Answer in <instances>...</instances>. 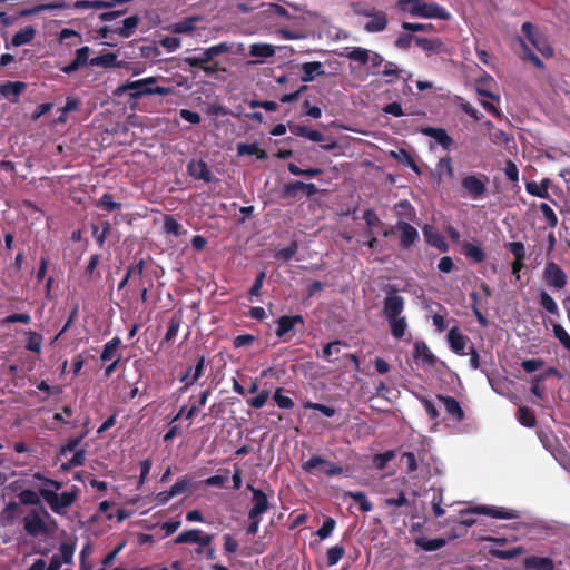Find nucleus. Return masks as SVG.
Segmentation results:
<instances>
[{
  "label": "nucleus",
  "instance_id": "ea45409f",
  "mask_svg": "<svg viewBox=\"0 0 570 570\" xmlns=\"http://www.w3.org/2000/svg\"><path fill=\"white\" fill-rule=\"evenodd\" d=\"M110 232L111 225L107 220L101 224V230L97 224L91 225V234L96 238V242L99 245V247H104L106 238L108 237Z\"/></svg>",
  "mask_w": 570,
  "mask_h": 570
},
{
  "label": "nucleus",
  "instance_id": "aec40b11",
  "mask_svg": "<svg viewBox=\"0 0 570 570\" xmlns=\"http://www.w3.org/2000/svg\"><path fill=\"white\" fill-rule=\"evenodd\" d=\"M27 83L22 81H6L0 85V94L11 102H17L18 97L24 91Z\"/></svg>",
  "mask_w": 570,
  "mask_h": 570
},
{
  "label": "nucleus",
  "instance_id": "b1692460",
  "mask_svg": "<svg viewBox=\"0 0 570 570\" xmlns=\"http://www.w3.org/2000/svg\"><path fill=\"white\" fill-rule=\"evenodd\" d=\"M462 254L472 263L480 264L484 262L487 255L485 252L479 246L470 242L461 243Z\"/></svg>",
  "mask_w": 570,
  "mask_h": 570
},
{
  "label": "nucleus",
  "instance_id": "4468645a",
  "mask_svg": "<svg viewBox=\"0 0 570 570\" xmlns=\"http://www.w3.org/2000/svg\"><path fill=\"white\" fill-rule=\"evenodd\" d=\"M448 343L450 345V348L458 355H465V348L470 342V338L462 334L460 328L458 326H454L449 330L448 335Z\"/></svg>",
  "mask_w": 570,
  "mask_h": 570
},
{
  "label": "nucleus",
  "instance_id": "c85d7f7f",
  "mask_svg": "<svg viewBox=\"0 0 570 570\" xmlns=\"http://www.w3.org/2000/svg\"><path fill=\"white\" fill-rule=\"evenodd\" d=\"M36 30L32 26H26L20 29L11 39V45L14 47H20L27 45L32 41L35 38Z\"/></svg>",
  "mask_w": 570,
  "mask_h": 570
},
{
  "label": "nucleus",
  "instance_id": "c756f323",
  "mask_svg": "<svg viewBox=\"0 0 570 570\" xmlns=\"http://www.w3.org/2000/svg\"><path fill=\"white\" fill-rule=\"evenodd\" d=\"M415 544L424 551H436L446 544V540L443 538L428 539L425 537H419L415 539Z\"/></svg>",
  "mask_w": 570,
  "mask_h": 570
},
{
  "label": "nucleus",
  "instance_id": "8fccbe9b",
  "mask_svg": "<svg viewBox=\"0 0 570 570\" xmlns=\"http://www.w3.org/2000/svg\"><path fill=\"white\" fill-rule=\"evenodd\" d=\"M350 60L357 61L361 65H365L370 60V51L362 47H354L346 53Z\"/></svg>",
  "mask_w": 570,
  "mask_h": 570
},
{
  "label": "nucleus",
  "instance_id": "5fc2aeb1",
  "mask_svg": "<svg viewBox=\"0 0 570 570\" xmlns=\"http://www.w3.org/2000/svg\"><path fill=\"white\" fill-rule=\"evenodd\" d=\"M83 438H85V434H81L77 438L68 439L67 442L60 446L58 455L65 456L70 452H76L77 450H79L78 446L81 443Z\"/></svg>",
  "mask_w": 570,
  "mask_h": 570
},
{
  "label": "nucleus",
  "instance_id": "864d4df0",
  "mask_svg": "<svg viewBox=\"0 0 570 570\" xmlns=\"http://www.w3.org/2000/svg\"><path fill=\"white\" fill-rule=\"evenodd\" d=\"M524 58L533 63L534 67L542 70L544 69V63L542 60L529 48L523 39H519Z\"/></svg>",
  "mask_w": 570,
  "mask_h": 570
},
{
  "label": "nucleus",
  "instance_id": "cd10ccee",
  "mask_svg": "<svg viewBox=\"0 0 570 570\" xmlns=\"http://www.w3.org/2000/svg\"><path fill=\"white\" fill-rule=\"evenodd\" d=\"M413 357L415 360H421L423 363L428 365H433L435 363V356L431 352L428 344L423 341H417L414 343Z\"/></svg>",
  "mask_w": 570,
  "mask_h": 570
},
{
  "label": "nucleus",
  "instance_id": "a19ab883",
  "mask_svg": "<svg viewBox=\"0 0 570 570\" xmlns=\"http://www.w3.org/2000/svg\"><path fill=\"white\" fill-rule=\"evenodd\" d=\"M394 157L404 166L411 168L415 174L421 175V169L417 166L413 156L405 149H400L397 154H394Z\"/></svg>",
  "mask_w": 570,
  "mask_h": 570
},
{
  "label": "nucleus",
  "instance_id": "680f3d73",
  "mask_svg": "<svg viewBox=\"0 0 570 570\" xmlns=\"http://www.w3.org/2000/svg\"><path fill=\"white\" fill-rule=\"evenodd\" d=\"M299 185H301L299 180L289 181V183L285 184L282 189V197L283 198H292V199L298 198V194L301 193Z\"/></svg>",
  "mask_w": 570,
  "mask_h": 570
},
{
  "label": "nucleus",
  "instance_id": "49530a36",
  "mask_svg": "<svg viewBox=\"0 0 570 570\" xmlns=\"http://www.w3.org/2000/svg\"><path fill=\"white\" fill-rule=\"evenodd\" d=\"M288 171L294 176H305L308 178H314L320 176L323 170L321 168H308V169H302L297 165L289 163L287 165Z\"/></svg>",
  "mask_w": 570,
  "mask_h": 570
},
{
  "label": "nucleus",
  "instance_id": "774afa93",
  "mask_svg": "<svg viewBox=\"0 0 570 570\" xmlns=\"http://www.w3.org/2000/svg\"><path fill=\"white\" fill-rule=\"evenodd\" d=\"M335 525H336V521L331 518V517H327L322 527L317 530L316 534L318 535L320 539H326L328 538L333 530L335 529Z\"/></svg>",
  "mask_w": 570,
  "mask_h": 570
},
{
  "label": "nucleus",
  "instance_id": "393cba45",
  "mask_svg": "<svg viewBox=\"0 0 570 570\" xmlns=\"http://www.w3.org/2000/svg\"><path fill=\"white\" fill-rule=\"evenodd\" d=\"M523 566L525 569L554 570V562L551 558H548V557H537V556L527 557L523 560Z\"/></svg>",
  "mask_w": 570,
  "mask_h": 570
},
{
  "label": "nucleus",
  "instance_id": "338daca9",
  "mask_svg": "<svg viewBox=\"0 0 570 570\" xmlns=\"http://www.w3.org/2000/svg\"><path fill=\"white\" fill-rule=\"evenodd\" d=\"M504 247L514 256V259H525V247L522 242L507 243Z\"/></svg>",
  "mask_w": 570,
  "mask_h": 570
},
{
  "label": "nucleus",
  "instance_id": "f8f14e48",
  "mask_svg": "<svg viewBox=\"0 0 570 570\" xmlns=\"http://www.w3.org/2000/svg\"><path fill=\"white\" fill-rule=\"evenodd\" d=\"M23 528L29 535L37 537L39 534L48 533V527L38 511L31 510L23 518Z\"/></svg>",
  "mask_w": 570,
  "mask_h": 570
},
{
  "label": "nucleus",
  "instance_id": "7c9ffc66",
  "mask_svg": "<svg viewBox=\"0 0 570 570\" xmlns=\"http://www.w3.org/2000/svg\"><path fill=\"white\" fill-rule=\"evenodd\" d=\"M238 155H253L256 156L257 159L265 160L268 155L266 150L261 149L256 142L254 144H244L240 142L237 145Z\"/></svg>",
  "mask_w": 570,
  "mask_h": 570
},
{
  "label": "nucleus",
  "instance_id": "bb28decb",
  "mask_svg": "<svg viewBox=\"0 0 570 570\" xmlns=\"http://www.w3.org/2000/svg\"><path fill=\"white\" fill-rule=\"evenodd\" d=\"M523 553H525V549L520 546L511 549H500L499 547H491L489 549V554L500 560H512Z\"/></svg>",
  "mask_w": 570,
  "mask_h": 570
},
{
  "label": "nucleus",
  "instance_id": "39448f33",
  "mask_svg": "<svg viewBox=\"0 0 570 570\" xmlns=\"http://www.w3.org/2000/svg\"><path fill=\"white\" fill-rule=\"evenodd\" d=\"M521 31L527 40L544 57L552 58L554 56V49L550 45L548 37L539 31L534 24L530 21L524 22L521 26Z\"/></svg>",
  "mask_w": 570,
  "mask_h": 570
},
{
  "label": "nucleus",
  "instance_id": "3c124183",
  "mask_svg": "<svg viewBox=\"0 0 570 570\" xmlns=\"http://www.w3.org/2000/svg\"><path fill=\"white\" fill-rule=\"evenodd\" d=\"M203 533L202 530L199 529H190V530H186V531H183L181 533H179L174 542L176 544H183V543H196L197 540H198V534Z\"/></svg>",
  "mask_w": 570,
  "mask_h": 570
},
{
  "label": "nucleus",
  "instance_id": "9b49d317",
  "mask_svg": "<svg viewBox=\"0 0 570 570\" xmlns=\"http://www.w3.org/2000/svg\"><path fill=\"white\" fill-rule=\"evenodd\" d=\"M416 11V17L425 18V19H441V20H450L451 13L442 6L436 2H424L420 8L414 9Z\"/></svg>",
  "mask_w": 570,
  "mask_h": 570
},
{
  "label": "nucleus",
  "instance_id": "4d7b16f0",
  "mask_svg": "<svg viewBox=\"0 0 570 570\" xmlns=\"http://www.w3.org/2000/svg\"><path fill=\"white\" fill-rule=\"evenodd\" d=\"M298 250L297 242L293 240L287 247H284L276 252L275 258L287 262L292 259Z\"/></svg>",
  "mask_w": 570,
  "mask_h": 570
},
{
  "label": "nucleus",
  "instance_id": "1a4fd4ad",
  "mask_svg": "<svg viewBox=\"0 0 570 570\" xmlns=\"http://www.w3.org/2000/svg\"><path fill=\"white\" fill-rule=\"evenodd\" d=\"M277 328L275 331V335L278 338H283L284 342L288 340L285 337L291 331L295 330L297 325H301L303 328L305 327V320L301 314L296 315H282L276 321Z\"/></svg>",
  "mask_w": 570,
  "mask_h": 570
},
{
  "label": "nucleus",
  "instance_id": "4be33fe9",
  "mask_svg": "<svg viewBox=\"0 0 570 570\" xmlns=\"http://www.w3.org/2000/svg\"><path fill=\"white\" fill-rule=\"evenodd\" d=\"M423 234L426 243L430 244L431 246L438 248L443 253L449 250V246L444 240V237L433 226L426 225L423 228Z\"/></svg>",
  "mask_w": 570,
  "mask_h": 570
},
{
  "label": "nucleus",
  "instance_id": "6ab92c4d",
  "mask_svg": "<svg viewBox=\"0 0 570 570\" xmlns=\"http://www.w3.org/2000/svg\"><path fill=\"white\" fill-rule=\"evenodd\" d=\"M187 171L195 179H202L206 183L213 180V174L203 160H190L187 165Z\"/></svg>",
  "mask_w": 570,
  "mask_h": 570
},
{
  "label": "nucleus",
  "instance_id": "f03ea898",
  "mask_svg": "<svg viewBox=\"0 0 570 570\" xmlns=\"http://www.w3.org/2000/svg\"><path fill=\"white\" fill-rule=\"evenodd\" d=\"M194 55L181 59V67L185 71L196 73L202 70L206 76L214 77L220 72H226V67L217 60V57L229 51L227 42H219L205 49H194Z\"/></svg>",
  "mask_w": 570,
  "mask_h": 570
},
{
  "label": "nucleus",
  "instance_id": "ddd939ff",
  "mask_svg": "<svg viewBox=\"0 0 570 570\" xmlns=\"http://www.w3.org/2000/svg\"><path fill=\"white\" fill-rule=\"evenodd\" d=\"M396 228L401 233L400 246L404 249H409L411 246L419 240V232L410 223L404 220H397Z\"/></svg>",
  "mask_w": 570,
  "mask_h": 570
},
{
  "label": "nucleus",
  "instance_id": "37998d69",
  "mask_svg": "<svg viewBox=\"0 0 570 570\" xmlns=\"http://www.w3.org/2000/svg\"><path fill=\"white\" fill-rule=\"evenodd\" d=\"M518 420L525 428H533L537 424L535 415L528 406L518 409Z\"/></svg>",
  "mask_w": 570,
  "mask_h": 570
},
{
  "label": "nucleus",
  "instance_id": "de8ad7c7",
  "mask_svg": "<svg viewBox=\"0 0 570 570\" xmlns=\"http://www.w3.org/2000/svg\"><path fill=\"white\" fill-rule=\"evenodd\" d=\"M345 548L341 544H336L330 548L326 552V563L328 567H333L344 557Z\"/></svg>",
  "mask_w": 570,
  "mask_h": 570
},
{
  "label": "nucleus",
  "instance_id": "20e7f679",
  "mask_svg": "<svg viewBox=\"0 0 570 570\" xmlns=\"http://www.w3.org/2000/svg\"><path fill=\"white\" fill-rule=\"evenodd\" d=\"M158 78L156 77H147L144 79H138L134 81H127L121 89L124 91H130V96L132 98H140L144 96H168L174 94V88L157 86Z\"/></svg>",
  "mask_w": 570,
  "mask_h": 570
},
{
  "label": "nucleus",
  "instance_id": "69168bd1",
  "mask_svg": "<svg viewBox=\"0 0 570 570\" xmlns=\"http://www.w3.org/2000/svg\"><path fill=\"white\" fill-rule=\"evenodd\" d=\"M525 190L532 196H537L539 198L549 199L550 194L548 190L541 187L540 184H537L535 181H528L525 184Z\"/></svg>",
  "mask_w": 570,
  "mask_h": 570
},
{
  "label": "nucleus",
  "instance_id": "473e14b6",
  "mask_svg": "<svg viewBox=\"0 0 570 570\" xmlns=\"http://www.w3.org/2000/svg\"><path fill=\"white\" fill-rule=\"evenodd\" d=\"M275 55V47L269 43H253L249 48V56L267 59Z\"/></svg>",
  "mask_w": 570,
  "mask_h": 570
},
{
  "label": "nucleus",
  "instance_id": "09e8293b",
  "mask_svg": "<svg viewBox=\"0 0 570 570\" xmlns=\"http://www.w3.org/2000/svg\"><path fill=\"white\" fill-rule=\"evenodd\" d=\"M552 331L554 337L560 342V344L570 352V335L564 330V327L558 323H552Z\"/></svg>",
  "mask_w": 570,
  "mask_h": 570
},
{
  "label": "nucleus",
  "instance_id": "6e6d98bb",
  "mask_svg": "<svg viewBox=\"0 0 570 570\" xmlns=\"http://www.w3.org/2000/svg\"><path fill=\"white\" fill-rule=\"evenodd\" d=\"M99 262H100V255L94 254L90 256V259L85 269V275L87 278H89V279L97 278L98 279L101 277L100 273L96 271Z\"/></svg>",
  "mask_w": 570,
  "mask_h": 570
},
{
  "label": "nucleus",
  "instance_id": "dca6fc26",
  "mask_svg": "<svg viewBox=\"0 0 570 570\" xmlns=\"http://www.w3.org/2000/svg\"><path fill=\"white\" fill-rule=\"evenodd\" d=\"M436 397L443 403L445 412L453 421L462 422L465 419L464 411L455 397L441 394L436 395Z\"/></svg>",
  "mask_w": 570,
  "mask_h": 570
},
{
  "label": "nucleus",
  "instance_id": "f257e3e1",
  "mask_svg": "<svg viewBox=\"0 0 570 570\" xmlns=\"http://www.w3.org/2000/svg\"><path fill=\"white\" fill-rule=\"evenodd\" d=\"M33 479L40 482L38 488L42 500L58 515H66L68 509L78 500L80 490L77 485H72L68 491L58 493L63 485L61 481L47 478L39 472L33 474Z\"/></svg>",
  "mask_w": 570,
  "mask_h": 570
},
{
  "label": "nucleus",
  "instance_id": "f704fd0d",
  "mask_svg": "<svg viewBox=\"0 0 570 570\" xmlns=\"http://www.w3.org/2000/svg\"><path fill=\"white\" fill-rule=\"evenodd\" d=\"M306 138L314 142L326 141L325 144L321 145V148L324 150H327V151L333 150L337 147V142L335 140L325 139L324 135L320 130H316V129L308 128Z\"/></svg>",
  "mask_w": 570,
  "mask_h": 570
},
{
  "label": "nucleus",
  "instance_id": "a211bd4d",
  "mask_svg": "<svg viewBox=\"0 0 570 570\" xmlns=\"http://www.w3.org/2000/svg\"><path fill=\"white\" fill-rule=\"evenodd\" d=\"M89 53L90 48L87 46L77 49L75 59L69 65L61 67L60 70L66 75L78 71L82 66L89 65Z\"/></svg>",
  "mask_w": 570,
  "mask_h": 570
},
{
  "label": "nucleus",
  "instance_id": "58836bf2",
  "mask_svg": "<svg viewBox=\"0 0 570 570\" xmlns=\"http://www.w3.org/2000/svg\"><path fill=\"white\" fill-rule=\"evenodd\" d=\"M199 20V17H188L170 26V30L174 33H189L195 30V22Z\"/></svg>",
  "mask_w": 570,
  "mask_h": 570
},
{
  "label": "nucleus",
  "instance_id": "0e129e2a",
  "mask_svg": "<svg viewBox=\"0 0 570 570\" xmlns=\"http://www.w3.org/2000/svg\"><path fill=\"white\" fill-rule=\"evenodd\" d=\"M395 456L394 451L389 450L383 453H379L373 458V464L376 469L383 470L386 464Z\"/></svg>",
  "mask_w": 570,
  "mask_h": 570
},
{
  "label": "nucleus",
  "instance_id": "a18cd8bd",
  "mask_svg": "<svg viewBox=\"0 0 570 570\" xmlns=\"http://www.w3.org/2000/svg\"><path fill=\"white\" fill-rule=\"evenodd\" d=\"M41 499L39 489L37 491L27 489L19 493V500L24 505H39Z\"/></svg>",
  "mask_w": 570,
  "mask_h": 570
},
{
  "label": "nucleus",
  "instance_id": "2f4dec72",
  "mask_svg": "<svg viewBox=\"0 0 570 570\" xmlns=\"http://www.w3.org/2000/svg\"><path fill=\"white\" fill-rule=\"evenodd\" d=\"M120 345H121V340L118 336H115L114 338L108 341L104 345V350H102V352L100 354V360L102 362H107V361L114 360L115 356L117 355V352H118Z\"/></svg>",
  "mask_w": 570,
  "mask_h": 570
},
{
  "label": "nucleus",
  "instance_id": "603ef678",
  "mask_svg": "<svg viewBox=\"0 0 570 570\" xmlns=\"http://www.w3.org/2000/svg\"><path fill=\"white\" fill-rule=\"evenodd\" d=\"M42 335L37 332H29L26 348L33 353H40L42 346Z\"/></svg>",
  "mask_w": 570,
  "mask_h": 570
},
{
  "label": "nucleus",
  "instance_id": "bf43d9fd",
  "mask_svg": "<svg viewBox=\"0 0 570 570\" xmlns=\"http://www.w3.org/2000/svg\"><path fill=\"white\" fill-rule=\"evenodd\" d=\"M218 472H219L218 474L206 479L207 485L216 487V488H223L225 485V482L228 480V476H229V470L220 469V470H218Z\"/></svg>",
  "mask_w": 570,
  "mask_h": 570
},
{
  "label": "nucleus",
  "instance_id": "412c9836",
  "mask_svg": "<svg viewBox=\"0 0 570 570\" xmlns=\"http://www.w3.org/2000/svg\"><path fill=\"white\" fill-rule=\"evenodd\" d=\"M370 20L364 24V30L370 33L382 32L387 27V16L384 11L377 10L368 17Z\"/></svg>",
  "mask_w": 570,
  "mask_h": 570
},
{
  "label": "nucleus",
  "instance_id": "13d9d810",
  "mask_svg": "<svg viewBox=\"0 0 570 570\" xmlns=\"http://www.w3.org/2000/svg\"><path fill=\"white\" fill-rule=\"evenodd\" d=\"M283 389L277 387L273 394V400L277 404L278 407L289 410L293 409L295 403L289 396H285L282 394Z\"/></svg>",
  "mask_w": 570,
  "mask_h": 570
},
{
  "label": "nucleus",
  "instance_id": "c03bdc74",
  "mask_svg": "<svg viewBox=\"0 0 570 570\" xmlns=\"http://www.w3.org/2000/svg\"><path fill=\"white\" fill-rule=\"evenodd\" d=\"M96 207L107 212H114L121 208V204L114 200L110 193H105L96 203Z\"/></svg>",
  "mask_w": 570,
  "mask_h": 570
},
{
  "label": "nucleus",
  "instance_id": "5701e85b",
  "mask_svg": "<svg viewBox=\"0 0 570 570\" xmlns=\"http://www.w3.org/2000/svg\"><path fill=\"white\" fill-rule=\"evenodd\" d=\"M247 489L252 492V508L266 513L271 507L266 493L261 489L254 488L252 484H247Z\"/></svg>",
  "mask_w": 570,
  "mask_h": 570
},
{
  "label": "nucleus",
  "instance_id": "9d476101",
  "mask_svg": "<svg viewBox=\"0 0 570 570\" xmlns=\"http://www.w3.org/2000/svg\"><path fill=\"white\" fill-rule=\"evenodd\" d=\"M461 514H470V513H478V514H484L489 515L495 519H515L518 518V513L515 510H507L503 508L498 507H488V505H479L473 509L462 510L460 511Z\"/></svg>",
  "mask_w": 570,
  "mask_h": 570
},
{
  "label": "nucleus",
  "instance_id": "7ed1b4c3",
  "mask_svg": "<svg viewBox=\"0 0 570 570\" xmlns=\"http://www.w3.org/2000/svg\"><path fill=\"white\" fill-rule=\"evenodd\" d=\"M405 308V299L395 291L389 293L383 301L382 315L387 321L391 335L401 340L407 328L406 317L402 315Z\"/></svg>",
  "mask_w": 570,
  "mask_h": 570
},
{
  "label": "nucleus",
  "instance_id": "423d86ee",
  "mask_svg": "<svg viewBox=\"0 0 570 570\" xmlns=\"http://www.w3.org/2000/svg\"><path fill=\"white\" fill-rule=\"evenodd\" d=\"M489 180L490 179L485 174H471L462 178L461 187L468 197L473 200H479L485 196Z\"/></svg>",
  "mask_w": 570,
  "mask_h": 570
},
{
  "label": "nucleus",
  "instance_id": "0eeeda50",
  "mask_svg": "<svg viewBox=\"0 0 570 570\" xmlns=\"http://www.w3.org/2000/svg\"><path fill=\"white\" fill-rule=\"evenodd\" d=\"M542 279L548 287L557 292L563 289L568 283L566 272L553 261L546 262Z\"/></svg>",
  "mask_w": 570,
  "mask_h": 570
},
{
  "label": "nucleus",
  "instance_id": "79ce46f5",
  "mask_svg": "<svg viewBox=\"0 0 570 570\" xmlns=\"http://www.w3.org/2000/svg\"><path fill=\"white\" fill-rule=\"evenodd\" d=\"M164 230L167 234H171L174 236H180L187 233V230H185L183 226L171 215H165Z\"/></svg>",
  "mask_w": 570,
  "mask_h": 570
},
{
  "label": "nucleus",
  "instance_id": "052dcab7",
  "mask_svg": "<svg viewBox=\"0 0 570 570\" xmlns=\"http://www.w3.org/2000/svg\"><path fill=\"white\" fill-rule=\"evenodd\" d=\"M539 208L548 226L554 228L558 225V217L554 210L547 203H541Z\"/></svg>",
  "mask_w": 570,
  "mask_h": 570
},
{
  "label": "nucleus",
  "instance_id": "4c0bfd02",
  "mask_svg": "<svg viewBox=\"0 0 570 570\" xmlns=\"http://www.w3.org/2000/svg\"><path fill=\"white\" fill-rule=\"evenodd\" d=\"M139 17L138 16H130L126 18L122 21V26L116 29V32L122 37V38H129L135 32V29L137 28L139 23Z\"/></svg>",
  "mask_w": 570,
  "mask_h": 570
},
{
  "label": "nucleus",
  "instance_id": "f3484780",
  "mask_svg": "<svg viewBox=\"0 0 570 570\" xmlns=\"http://www.w3.org/2000/svg\"><path fill=\"white\" fill-rule=\"evenodd\" d=\"M421 132L424 136L433 138L446 151H450L454 146V140L443 128L425 127L421 130Z\"/></svg>",
  "mask_w": 570,
  "mask_h": 570
},
{
  "label": "nucleus",
  "instance_id": "e2e57ef3",
  "mask_svg": "<svg viewBox=\"0 0 570 570\" xmlns=\"http://www.w3.org/2000/svg\"><path fill=\"white\" fill-rule=\"evenodd\" d=\"M423 0H397V8L402 12L410 13L412 17H416L414 9L420 8Z\"/></svg>",
  "mask_w": 570,
  "mask_h": 570
},
{
  "label": "nucleus",
  "instance_id": "c9c22d12",
  "mask_svg": "<svg viewBox=\"0 0 570 570\" xmlns=\"http://www.w3.org/2000/svg\"><path fill=\"white\" fill-rule=\"evenodd\" d=\"M89 65L94 67H102L106 69L117 67V55L115 52L100 55L90 59Z\"/></svg>",
  "mask_w": 570,
  "mask_h": 570
},
{
  "label": "nucleus",
  "instance_id": "6e6552de",
  "mask_svg": "<svg viewBox=\"0 0 570 570\" xmlns=\"http://www.w3.org/2000/svg\"><path fill=\"white\" fill-rule=\"evenodd\" d=\"M321 466L324 474L327 476L341 475L343 468L323 459L320 455H312L306 462L303 463L302 468L305 472H313L314 469Z\"/></svg>",
  "mask_w": 570,
  "mask_h": 570
},
{
  "label": "nucleus",
  "instance_id": "a878e982",
  "mask_svg": "<svg viewBox=\"0 0 570 570\" xmlns=\"http://www.w3.org/2000/svg\"><path fill=\"white\" fill-rule=\"evenodd\" d=\"M301 70L303 72L301 76V80L303 82H311L315 79L316 76H322L325 73L323 65L320 61L304 62L301 66Z\"/></svg>",
  "mask_w": 570,
  "mask_h": 570
},
{
  "label": "nucleus",
  "instance_id": "72a5a7b5",
  "mask_svg": "<svg viewBox=\"0 0 570 570\" xmlns=\"http://www.w3.org/2000/svg\"><path fill=\"white\" fill-rule=\"evenodd\" d=\"M539 305L551 315L559 316V307L553 297L544 289L540 291Z\"/></svg>",
  "mask_w": 570,
  "mask_h": 570
},
{
  "label": "nucleus",
  "instance_id": "2eb2a0df",
  "mask_svg": "<svg viewBox=\"0 0 570 570\" xmlns=\"http://www.w3.org/2000/svg\"><path fill=\"white\" fill-rule=\"evenodd\" d=\"M415 45L421 48L428 56L448 52L446 46L441 38L416 37Z\"/></svg>",
  "mask_w": 570,
  "mask_h": 570
},
{
  "label": "nucleus",
  "instance_id": "e433bc0d",
  "mask_svg": "<svg viewBox=\"0 0 570 570\" xmlns=\"http://www.w3.org/2000/svg\"><path fill=\"white\" fill-rule=\"evenodd\" d=\"M344 497L351 498L356 503H358L360 510L362 512H370L373 510L372 502L367 499L366 494L362 491H347L344 493Z\"/></svg>",
  "mask_w": 570,
  "mask_h": 570
}]
</instances>
